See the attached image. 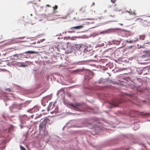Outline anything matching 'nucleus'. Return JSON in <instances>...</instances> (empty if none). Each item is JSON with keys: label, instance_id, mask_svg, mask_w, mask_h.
Segmentation results:
<instances>
[{"label": "nucleus", "instance_id": "obj_6", "mask_svg": "<svg viewBox=\"0 0 150 150\" xmlns=\"http://www.w3.org/2000/svg\"><path fill=\"white\" fill-rule=\"evenodd\" d=\"M54 103L52 104V103H50L48 106V108L49 109H52L54 106Z\"/></svg>", "mask_w": 150, "mask_h": 150}, {"label": "nucleus", "instance_id": "obj_10", "mask_svg": "<svg viewBox=\"0 0 150 150\" xmlns=\"http://www.w3.org/2000/svg\"><path fill=\"white\" fill-rule=\"evenodd\" d=\"M145 36L144 35H142L139 36V39L141 40H143L145 38Z\"/></svg>", "mask_w": 150, "mask_h": 150}, {"label": "nucleus", "instance_id": "obj_4", "mask_svg": "<svg viewBox=\"0 0 150 150\" xmlns=\"http://www.w3.org/2000/svg\"><path fill=\"white\" fill-rule=\"evenodd\" d=\"M83 26L82 25H78L74 27H71V28H73L74 30H78L81 29L83 28Z\"/></svg>", "mask_w": 150, "mask_h": 150}, {"label": "nucleus", "instance_id": "obj_9", "mask_svg": "<svg viewBox=\"0 0 150 150\" xmlns=\"http://www.w3.org/2000/svg\"><path fill=\"white\" fill-rule=\"evenodd\" d=\"M85 8L84 7H82L80 9V12L83 13L85 11Z\"/></svg>", "mask_w": 150, "mask_h": 150}, {"label": "nucleus", "instance_id": "obj_12", "mask_svg": "<svg viewBox=\"0 0 150 150\" xmlns=\"http://www.w3.org/2000/svg\"><path fill=\"white\" fill-rule=\"evenodd\" d=\"M35 52L34 51H28L25 52V53H30V54H33Z\"/></svg>", "mask_w": 150, "mask_h": 150}, {"label": "nucleus", "instance_id": "obj_23", "mask_svg": "<svg viewBox=\"0 0 150 150\" xmlns=\"http://www.w3.org/2000/svg\"><path fill=\"white\" fill-rule=\"evenodd\" d=\"M46 6H48V7H51V6H50V5H46Z\"/></svg>", "mask_w": 150, "mask_h": 150}, {"label": "nucleus", "instance_id": "obj_16", "mask_svg": "<svg viewBox=\"0 0 150 150\" xmlns=\"http://www.w3.org/2000/svg\"><path fill=\"white\" fill-rule=\"evenodd\" d=\"M20 148L21 150H26L25 148L23 146H20Z\"/></svg>", "mask_w": 150, "mask_h": 150}, {"label": "nucleus", "instance_id": "obj_25", "mask_svg": "<svg viewBox=\"0 0 150 150\" xmlns=\"http://www.w3.org/2000/svg\"><path fill=\"white\" fill-rule=\"evenodd\" d=\"M54 112H56L57 111V110H56L55 111H54Z\"/></svg>", "mask_w": 150, "mask_h": 150}, {"label": "nucleus", "instance_id": "obj_22", "mask_svg": "<svg viewBox=\"0 0 150 150\" xmlns=\"http://www.w3.org/2000/svg\"><path fill=\"white\" fill-rule=\"evenodd\" d=\"M115 16V15H110V16H111L112 17H114Z\"/></svg>", "mask_w": 150, "mask_h": 150}, {"label": "nucleus", "instance_id": "obj_26", "mask_svg": "<svg viewBox=\"0 0 150 150\" xmlns=\"http://www.w3.org/2000/svg\"><path fill=\"white\" fill-rule=\"evenodd\" d=\"M1 55V54L0 53V56Z\"/></svg>", "mask_w": 150, "mask_h": 150}, {"label": "nucleus", "instance_id": "obj_28", "mask_svg": "<svg viewBox=\"0 0 150 150\" xmlns=\"http://www.w3.org/2000/svg\"><path fill=\"white\" fill-rule=\"evenodd\" d=\"M8 131H10V129H9Z\"/></svg>", "mask_w": 150, "mask_h": 150}, {"label": "nucleus", "instance_id": "obj_2", "mask_svg": "<svg viewBox=\"0 0 150 150\" xmlns=\"http://www.w3.org/2000/svg\"><path fill=\"white\" fill-rule=\"evenodd\" d=\"M69 105L74 110L78 111H81L83 110V105L79 103H76L75 104L70 103Z\"/></svg>", "mask_w": 150, "mask_h": 150}, {"label": "nucleus", "instance_id": "obj_27", "mask_svg": "<svg viewBox=\"0 0 150 150\" xmlns=\"http://www.w3.org/2000/svg\"><path fill=\"white\" fill-rule=\"evenodd\" d=\"M120 42L119 41H118V43H119V42Z\"/></svg>", "mask_w": 150, "mask_h": 150}, {"label": "nucleus", "instance_id": "obj_1", "mask_svg": "<svg viewBox=\"0 0 150 150\" xmlns=\"http://www.w3.org/2000/svg\"><path fill=\"white\" fill-rule=\"evenodd\" d=\"M49 120L48 118H45L41 122L39 125L40 132L42 133L43 134L46 135L48 133L46 127V124Z\"/></svg>", "mask_w": 150, "mask_h": 150}, {"label": "nucleus", "instance_id": "obj_18", "mask_svg": "<svg viewBox=\"0 0 150 150\" xmlns=\"http://www.w3.org/2000/svg\"><path fill=\"white\" fill-rule=\"evenodd\" d=\"M110 1L112 3H115L116 2V0H110Z\"/></svg>", "mask_w": 150, "mask_h": 150}, {"label": "nucleus", "instance_id": "obj_17", "mask_svg": "<svg viewBox=\"0 0 150 150\" xmlns=\"http://www.w3.org/2000/svg\"><path fill=\"white\" fill-rule=\"evenodd\" d=\"M19 67H25V65L22 64H20L18 66Z\"/></svg>", "mask_w": 150, "mask_h": 150}, {"label": "nucleus", "instance_id": "obj_15", "mask_svg": "<svg viewBox=\"0 0 150 150\" xmlns=\"http://www.w3.org/2000/svg\"><path fill=\"white\" fill-rule=\"evenodd\" d=\"M0 53L1 54V56H5L6 54V53L5 52H2Z\"/></svg>", "mask_w": 150, "mask_h": 150}, {"label": "nucleus", "instance_id": "obj_7", "mask_svg": "<svg viewBox=\"0 0 150 150\" xmlns=\"http://www.w3.org/2000/svg\"><path fill=\"white\" fill-rule=\"evenodd\" d=\"M115 7L114 8V11H120L121 10L117 7L116 4H115L114 5Z\"/></svg>", "mask_w": 150, "mask_h": 150}, {"label": "nucleus", "instance_id": "obj_29", "mask_svg": "<svg viewBox=\"0 0 150 150\" xmlns=\"http://www.w3.org/2000/svg\"><path fill=\"white\" fill-rule=\"evenodd\" d=\"M39 1H40V0H39Z\"/></svg>", "mask_w": 150, "mask_h": 150}, {"label": "nucleus", "instance_id": "obj_11", "mask_svg": "<svg viewBox=\"0 0 150 150\" xmlns=\"http://www.w3.org/2000/svg\"><path fill=\"white\" fill-rule=\"evenodd\" d=\"M70 31H68V32L69 33H74L75 31H74V29L73 28H71V27L70 28H69Z\"/></svg>", "mask_w": 150, "mask_h": 150}, {"label": "nucleus", "instance_id": "obj_24", "mask_svg": "<svg viewBox=\"0 0 150 150\" xmlns=\"http://www.w3.org/2000/svg\"><path fill=\"white\" fill-rule=\"evenodd\" d=\"M120 24L121 25H123V24Z\"/></svg>", "mask_w": 150, "mask_h": 150}, {"label": "nucleus", "instance_id": "obj_20", "mask_svg": "<svg viewBox=\"0 0 150 150\" xmlns=\"http://www.w3.org/2000/svg\"><path fill=\"white\" fill-rule=\"evenodd\" d=\"M24 38V37H19L18 38V39H22L23 38Z\"/></svg>", "mask_w": 150, "mask_h": 150}, {"label": "nucleus", "instance_id": "obj_14", "mask_svg": "<svg viewBox=\"0 0 150 150\" xmlns=\"http://www.w3.org/2000/svg\"><path fill=\"white\" fill-rule=\"evenodd\" d=\"M6 91H8V92H9L11 91V90L10 88H6L5 89Z\"/></svg>", "mask_w": 150, "mask_h": 150}, {"label": "nucleus", "instance_id": "obj_19", "mask_svg": "<svg viewBox=\"0 0 150 150\" xmlns=\"http://www.w3.org/2000/svg\"><path fill=\"white\" fill-rule=\"evenodd\" d=\"M6 147V146L5 145H4V146H2L1 147V148L2 149H4Z\"/></svg>", "mask_w": 150, "mask_h": 150}, {"label": "nucleus", "instance_id": "obj_21", "mask_svg": "<svg viewBox=\"0 0 150 150\" xmlns=\"http://www.w3.org/2000/svg\"><path fill=\"white\" fill-rule=\"evenodd\" d=\"M5 139H4V141H3V144H5Z\"/></svg>", "mask_w": 150, "mask_h": 150}, {"label": "nucleus", "instance_id": "obj_8", "mask_svg": "<svg viewBox=\"0 0 150 150\" xmlns=\"http://www.w3.org/2000/svg\"><path fill=\"white\" fill-rule=\"evenodd\" d=\"M139 40L138 39H136L134 40H130V41H128V40H126V42L128 43H132L133 42H136L137 41H138Z\"/></svg>", "mask_w": 150, "mask_h": 150}, {"label": "nucleus", "instance_id": "obj_5", "mask_svg": "<svg viewBox=\"0 0 150 150\" xmlns=\"http://www.w3.org/2000/svg\"><path fill=\"white\" fill-rule=\"evenodd\" d=\"M126 12L128 13L130 15H133L135 16L136 15L135 11H132L131 9H130L129 11H126Z\"/></svg>", "mask_w": 150, "mask_h": 150}, {"label": "nucleus", "instance_id": "obj_13", "mask_svg": "<svg viewBox=\"0 0 150 150\" xmlns=\"http://www.w3.org/2000/svg\"><path fill=\"white\" fill-rule=\"evenodd\" d=\"M53 10L55 11V10L57 9L58 8V6L55 5L53 7H52Z\"/></svg>", "mask_w": 150, "mask_h": 150}, {"label": "nucleus", "instance_id": "obj_3", "mask_svg": "<svg viewBox=\"0 0 150 150\" xmlns=\"http://www.w3.org/2000/svg\"><path fill=\"white\" fill-rule=\"evenodd\" d=\"M122 100L119 99H115L112 101L111 103L112 107L117 106L118 104L122 103Z\"/></svg>", "mask_w": 150, "mask_h": 150}]
</instances>
